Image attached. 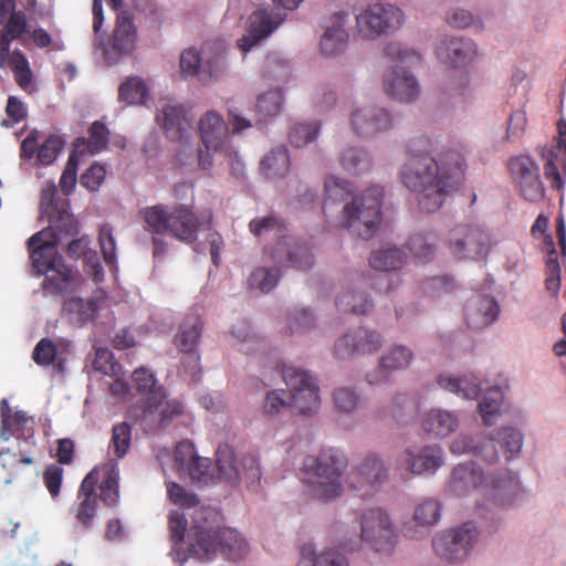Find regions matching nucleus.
I'll return each mask as SVG.
<instances>
[{"label":"nucleus","mask_w":566,"mask_h":566,"mask_svg":"<svg viewBox=\"0 0 566 566\" xmlns=\"http://www.w3.org/2000/svg\"><path fill=\"white\" fill-rule=\"evenodd\" d=\"M429 144L422 137L410 143L400 178L406 188L418 193L420 209L434 212L463 182L467 163L462 147L444 149L436 158L429 154Z\"/></svg>","instance_id":"f257e3e1"},{"label":"nucleus","mask_w":566,"mask_h":566,"mask_svg":"<svg viewBox=\"0 0 566 566\" xmlns=\"http://www.w3.org/2000/svg\"><path fill=\"white\" fill-rule=\"evenodd\" d=\"M140 216L146 223V231L170 235L186 244L195 243L199 232L210 230L213 221L210 210L196 212L191 205L186 203H158L145 207L140 210Z\"/></svg>","instance_id":"f03ea898"},{"label":"nucleus","mask_w":566,"mask_h":566,"mask_svg":"<svg viewBox=\"0 0 566 566\" xmlns=\"http://www.w3.org/2000/svg\"><path fill=\"white\" fill-rule=\"evenodd\" d=\"M347 465L346 455L336 448L323 449L317 457H306L303 462V481L311 496L324 502L340 496V478Z\"/></svg>","instance_id":"7ed1b4c3"},{"label":"nucleus","mask_w":566,"mask_h":566,"mask_svg":"<svg viewBox=\"0 0 566 566\" xmlns=\"http://www.w3.org/2000/svg\"><path fill=\"white\" fill-rule=\"evenodd\" d=\"M188 554L176 549L177 559L184 564L192 556L199 560L210 559L221 549L222 554L230 559H240L247 553V542L241 535L231 528L213 530L211 527L196 525L188 532Z\"/></svg>","instance_id":"20e7f679"},{"label":"nucleus","mask_w":566,"mask_h":566,"mask_svg":"<svg viewBox=\"0 0 566 566\" xmlns=\"http://www.w3.org/2000/svg\"><path fill=\"white\" fill-rule=\"evenodd\" d=\"M384 189L373 186L344 206V226L354 235L364 240L374 237L381 221Z\"/></svg>","instance_id":"39448f33"},{"label":"nucleus","mask_w":566,"mask_h":566,"mask_svg":"<svg viewBox=\"0 0 566 566\" xmlns=\"http://www.w3.org/2000/svg\"><path fill=\"white\" fill-rule=\"evenodd\" d=\"M291 394V407L302 415H312L321 406L316 380L305 370L286 365H276Z\"/></svg>","instance_id":"423d86ee"},{"label":"nucleus","mask_w":566,"mask_h":566,"mask_svg":"<svg viewBox=\"0 0 566 566\" xmlns=\"http://www.w3.org/2000/svg\"><path fill=\"white\" fill-rule=\"evenodd\" d=\"M360 538L371 549L390 554L398 539L389 514L380 507H371L360 514Z\"/></svg>","instance_id":"0eeeda50"},{"label":"nucleus","mask_w":566,"mask_h":566,"mask_svg":"<svg viewBox=\"0 0 566 566\" xmlns=\"http://www.w3.org/2000/svg\"><path fill=\"white\" fill-rule=\"evenodd\" d=\"M496 444H500L506 459H511L522 449V433L513 428H503L496 432L495 438H490L479 448L472 444L470 438L461 436L451 443L450 450L459 454L474 451L486 462L493 463L499 459Z\"/></svg>","instance_id":"6e6552de"},{"label":"nucleus","mask_w":566,"mask_h":566,"mask_svg":"<svg viewBox=\"0 0 566 566\" xmlns=\"http://www.w3.org/2000/svg\"><path fill=\"white\" fill-rule=\"evenodd\" d=\"M198 132L205 150L197 149L198 166L207 170L212 167L211 151H223L229 147V127L221 114L216 111L206 112L198 120Z\"/></svg>","instance_id":"1a4fd4ad"},{"label":"nucleus","mask_w":566,"mask_h":566,"mask_svg":"<svg viewBox=\"0 0 566 566\" xmlns=\"http://www.w3.org/2000/svg\"><path fill=\"white\" fill-rule=\"evenodd\" d=\"M185 412L184 403L176 398H168L166 390H157L148 402L140 406L138 420L142 429L154 433L169 427Z\"/></svg>","instance_id":"9d476101"},{"label":"nucleus","mask_w":566,"mask_h":566,"mask_svg":"<svg viewBox=\"0 0 566 566\" xmlns=\"http://www.w3.org/2000/svg\"><path fill=\"white\" fill-rule=\"evenodd\" d=\"M403 21L402 11L389 3H373L356 14L358 33L366 39H375L399 29Z\"/></svg>","instance_id":"9b49d317"},{"label":"nucleus","mask_w":566,"mask_h":566,"mask_svg":"<svg viewBox=\"0 0 566 566\" xmlns=\"http://www.w3.org/2000/svg\"><path fill=\"white\" fill-rule=\"evenodd\" d=\"M448 244L458 259L483 258L492 245L490 233L479 224H458L450 231Z\"/></svg>","instance_id":"f8f14e48"},{"label":"nucleus","mask_w":566,"mask_h":566,"mask_svg":"<svg viewBox=\"0 0 566 566\" xmlns=\"http://www.w3.org/2000/svg\"><path fill=\"white\" fill-rule=\"evenodd\" d=\"M478 538V531L472 523L448 530L436 536L432 546L436 554L448 562L464 559Z\"/></svg>","instance_id":"ddd939ff"},{"label":"nucleus","mask_w":566,"mask_h":566,"mask_svg":"<svg viewBox=\"0 0 566 566\" xmlns=\"http://www.w3.org/2000/svg\"><path fill=\"white\" fill-rule=\"evenodd\" d=\"M388 469L375 453L367 454L347 475L348 486L359 496H371L387 480Z\"/></svg>","instance_id":"4468645a"},{"label":"nucleus","mask_w":566,"mask_h":566,"mask_svg":"<svg viewBox=\"0 0 566 566\" xmlns=\"http://www.w3.org/2000/svg\"><path fill=\"white\" fill-rule=\"evenodd\" d=\"M206 46L202 53L195 48H188L180 54V70L185 77L196 76L201 83L207 84L216 80L224 70L222 51L208 54Z\"/></svg>","instance_id":"2eb2a0df"},{"label":"nucleus","mask_w":566,"mask_h":566,"mask_svg":"<svg viewBox=\"0 0 566 566\" xmlns=\"http://www.w3.org/2000/svg\"><path fill=\"white\" fill-rule=\"evenodd\" d=\"M509 169L525 200L537 202L544 198L545 188L541 180L539 167L530 156L512 158Z\"/></svg>","instance_id":"dca6fc26"},{"label":"nucleus","mask_w":566,"mask_h":566,"mask_svg":"<svg viewBox=\"0 0 566 566\" xmlns=\"http://www.w3.org/2000/svg\"><path fill=\"white\" fill-rule=\"evenodd\" d=\"M286 19V14L275 9L263 8L254 11L248 20L247 33L237 42L238 48L249 52L262 40L266 39Z\"/></svg>","instance_id":"f3484780"},{"label":"nucleus","mask_w":566,"mask_h":566,"mask_svg":"<svg viewBox=\"0 0 566 566\" xmlns=\"http://www.w3.org/2000/svg\"><path fill=\"white\" fill-rule=\"evenodd\" d=\"M384 344L382 335L365 327H358L349 331L343 337L338 338L334 346L335 356L342 359L354 355L373 354Z\"/></svg>","instance_id":"a211bd4d"},{"label":"nucleus","mask_w":566,"mask_h":566,"mask_svg":"<svg viewBox=\"0 0 566 566\" xmlns=\"http://www.w3.org/2000/svg\"><path fill=\"white\" fill-rule=\"evenodd\" d=\"M442 449L426 446L418 451L406 449L397 461V468L412 474L434 473L442 465Z\"/></svg>","instance_id":"6ab92c4d"},{"label":"nucleus","mask_w":566,"mask_h":566,"mask_svg":"<svg viewBox=\"0 0 566 566\" xmlns=\"http://www.w3.org/2000/svg\"><path fill=\"white\" fill-rule=\"evenodd\" d=\"M412 359L413 353L409 347L392 345L380 356L378 368L367 373L366 380L370 385L382 384L391 373L408 368Z\"/></svg>","instance_id":"aec40b11"},{"label":"nucleus","mask_w":566,"mask_h":566,"mask_svg":"<svg viewBox=\"0 0 566 566\" xmlns=\"http://www.w3.org/2000/svg\"><path fill=\"white\" fill-rule=\"evenodd\" d=\"M271 259L282 266L310 270L314 264L313 255L305 244L290 237H283L271 251Z\"/></svg>","instance_id":"412c9836"},{"label":"nucleus","mask_w":566,"mask_h":566,"mask_svg":"<svg viewBox=\"0 0 566 566\" xmlns=\"http://www.w3.org/2000/svg\"><path fill=\"white\" fill-rule=\"evenodd\" d=\"M437 57L452 67H463L476 55L475 43L465 38L444 36L436 49Z\"/></svg>","instance_id":"4be33fe9"},{"label":"nucleus","mask_w":566,"mask_h":566,"mask_svg":"<svg viewBox=\"0 0 566 566\" xmlns=\"http://www.w3.org/2000/svg\"><path fill=\"white\" fill-rule=\"evenodd\" d=\"M384 87L390 97L407 103L416 99L420 92L416 77L398 65L385 75Z\"/></svg>","instance_id":"5701e85b"},{"label":"nucleus","mask_w":566,"mask_h":566,"mask_svg":"<svg viewBox=\"0 0 566 566\" xmlns=\"http://www.w3.org/2000/svg\"><path fill=\"white\" fill-rule=\"evenodd\" d=\"M161 125L169 139L186 146L192 130V118L185 107L166 105L161 108Z\"/></svg>","instance_id":"b1692460"},{"label":"nucleus","mask_w":566,"mask_h":566,"mask_svg":"<svg viewBox=\"0 0 566 566\" xmlns=\"http://www.w3.org/2000/svg\"><path fill=\"white\" fill-rule=\"evenodd\" d=\"M348 23L346 12L334 13L325 27V32L321 39V51L326 56H334L342 53L348 41V33L345 29Z\"/></svg>","instance_id":"393cba45"},{"label":"nucleus","mask_w":566,"mask_h":566,"mask_svg":"<svg viewBox=\"0 0 566 566\" xmlns=\"http://www.w3.org/2000/svg\"><path fill=\"white\" fill-rule=\"evenodd\" d=\"M499 312V305L493 297L476 295L468 301L464 317L470 328L481 329L492 324L497 318Z\"/></svg>","instance_id":"a878e982"},{"label":"nucleus","mask_w":566,"mask_h":566,"mask_svg":"<svg viewBox=\"0 0 566 566\" xmlns=\"http://www.w3.org/2000/svg\"><path fill=\"white\" fill-rule=\"evenodd\" d=\"M353 129L361 136H373L387 130L392 125L390 114L385 108L356 109L350 117Z\"/></svg>","instance_id":"bb28decb"},{"label":"nucleus","mask_w":566,"mask_h":566,"mask_svg":"<svg viewBox=\"0 0 566 566\" xmlns=\"http://www.w3.org/2000/svg\"><path fill=\"white\" fill-rule=\"evenodd\" d=\"M45 277L41 284L45 296H61L73 292L77 286L78 274L65 263L44 273Z\"/></svg>","instance_id":"cd10ccee"},{"label":"nucleus","mask_w":566,"mask_h":566,"mask_svg":"<svg viewBox=\"0 0 566 566\" xmlns=\"http://www.w3.org/2000/svg\"><path fill=\"white\" fill-rule=\"evenodd\" d=\"M77 232V228L73 216L67 212L60 213L59 220L55 221L53 227H48L33 235L28 241L29 247L40 245L55 248L61 240V234L73 235Z\"/></svg>","instance_id":"c85d7f7f"},{"label":"nucleus","mask_w":566,"mask_h":566,"mask_svg":"<svg viewBox=\"0 0 566 566\" xmlns=\"http://www.w3.org/2000/svg\"><path fill=\"white\" fill-rule=\"evenodd\" d=\"M203 331V322L196 313H189L179 325L175 345L181 353L196 352Z\"/></svg>","instance_id":"c756f323"},{"label":"nucleus","mask_w":566,"mask_h":566,"mask_svg":"<svg viewBox=\"0 0 566 566\" xmlns=\"http://www.w3.org/2000/svg\"><path fill=\"white\" fill-rule=\"evenodd\" d=\"M137 31L133 17L126 11L119 12L113 32V49L119 53H130L135 49Z\"/></svg>","instance_id":"7c9ffc66"},{"label":"nucleus","mask_w":566,"mask_h":566,"mask_svg":"<svg viewBox=\"0 0 566 566\" xmlns=\"http://www.w3.org/2000/svg\"><path fill=\"white\" fill-rule=\"evenodd\" d=\"M0 439L9 441L12 437H20L24 434L28 423L31 418L22 410L13 411L7 399L0 401Z\"/></svg>","instance_id":"2f4dec72"},{"label":"nucleus","mask_w":566,"mask_h":566,"mask_svg":"<svg viewBox=\"0 0 566 566\" xmlns=\"http://www.w3.org/2000/svg\"><path fill=\"white\" fill-rule=\"evenodd\" d=\"M422 429L433 437H447L454 432L459 426L455 415L442 409H431L423 415Z\"/></svg>","instance_id":"473e14b6"},{"label":"nucleus","mask_w":566,"mask_h":566,"mask_svg":"<svg viewBox=\"0 0 566 566\" xmlns=\"http://www.w3.org/2000/svg\"><path fill=\"white\" fill-rule=\"evenodd\" d=\"M484 474L474 462L458 464L452 472L451 488L458 494L484 486Z\"/></svg>","instance_id":"72a5a7b5"},{"label":"nucleus","mask_w":566,"mask_h":566,"mask_svg":"<svg viewBox=\"0 0 566 566\" xmlns=\"http://www.w3.org/2000/svg\"><path fill=\"white\" fill-rule=\"evenodd\" d=\"M62 315L66 316L72 324L85 325L97 315V304L93 298L69 297L62 304Z\"/></svg>","instance_id":"f704fd0d"},{"label":"nucleus","mask_w":566,"mask_h":566,"mask_svg":"<svg viewBox=\"0 0 566 566\" xmlns=\"http://www.w3.org/2000/svg\"><path fill=\"white\" fill-rule=\"evenodd\" d=\"M489 495L496 502L503 504L511 501L520 490V482L517 476L511 471H502L499 475L492 479L490 484Z\"/></svg>","instance_id":"c9c22d12"},{"label":"nucleus","mask_w":566,"mask_h":566,"mask_svg":"<svg viewBox=\"0 0 566 566\" xmlns=\"http://www.w3.org/2000/svg\"><path fill=\"white\" fill-rule=\"evenodd\" d=\"M296 566H348V562L344 555L334 549L316 554L311 548L304 547Z\"/></svg>","instance_id":"e433bc0d"},{"label":"nucleus","mask_w":566,"mask_h":566,"mask_svg":"<svg viewBox=\"0 0 566 566\" xmlns=\"http://www.w3.org/2000/svg\"><path fill=\"white\" fill-rule=\"evenodd\" d=\"M29 250L32 265L36 272V275L49 273L50 270L56 268L57 264L64 263L62 258L59 256L57 250L55 248H50L48 245H34L29 247Z\"/></svg>","instance_id":"4c0bfd02"},{"label":"nucleus","mask_w":566,"mask_h":566,"mask_svg":"<svg viewBox=\"0 0 566 566\" xmlns=\"http://www.w3.org/2000/svg\"><path fill=\"white\" fill-rule=\"evenodd\" d=\"M261 169L269 178L283 177L290 169V156L283 146L273 149L261 161Z\"/></svg>","instance_id":"58836bf2"},{"label":"nucleus","mask_w":566,"mask_h":566,"mask_svg":"<svg viewBox=\"0 0 566 566\" xmlns=\"http://www.w3.org/2000/svg\"><path fill=\"white\" fill-rule=\"evenodd\" d=\"M438 384L441 388L467 399L476 398L481 391L480 384L468 378H458L450 375H440Z\"/></svg>","instance_id":"ea45409f"},{"label":"nucleus","mask_w":566,"mask_h":566,"mask_svg":"<svg viewBox=\"0 0 566 566\" xmlns=\"http://www.w3.org/2000/svg\"><path fill=\"white\" fill-rule=\"evenodd\" d=\"M93 366L104 375L116 378H119L123 374L120 364L115 360L113 353L107 348H98L96 350ZM117 387H120L122 391H127V385L125 382H120L119 379H116V384L113 386L112 390L114 392L117 391Z\"/></svg>","instance_id":"a19ab883"},{"label":"nucleus","mask_w":566,"mask_h":566,"mask_svg":"<svg viewBox=\"0 0 566 566\" xmlns=\"http://www.w3.org/2000/svg\"><path fill=\"white\" fill-rule=\"evenodd\" d=\"M216 465L220 479L231 484L239 482L241 471L235 462L233 451L229 447L219 448L216 453Z\"/></svg>","instance_id":"79ce46f5"},{"label":"nucleus","mask_w":566,"mask_h":566,"mask_svg":"<svg viewBox=\"0 0 566 566\" xmlns=\"http://www.w3.org/2000/svg\"><path fill=\"white\" fill-rule=\"evenodd\" d=\"M336 306L344 313L364 315L373 308V302L363 293L344 291L337 296Z\"/></svg>","instance_id":"37998d69"},{"label":"nucleus","mask_w":566,"mask_h":566,"mask_svg":"<svg viewBox=\"0 0 566 566\" xmlns=\"http://www.w3.org/2000/svg\"><path fill=\"white\" fill-rule=\"evenodd\" d=\"M405 262V253L397 248L377 251L369 259V264L373 269L384 272L400 269Z\"/></svg>","instance_id":"c03bdc74"},{"label":"nucleus","mask_w":566,"mask_h":566,"mask_svg":"<svg viewBox=\"0 0 566 566\" xmlns=\"http://www.w3.org/2000/svg\"><path fill=\"white\" fill-rule=\"evenodd\" d=\"M503 402V391L499 387L489 389L479 402V411L485 426L495 423Z\"/></svg>","instance_id":"a18cd8bd"},{"label":"nucleus","mask_w":566,"mask_h":566,"mask_svg":"<svg viewBox=\"0 0 566 566\" xmlns=\"http://www.w3.org/2000/svg\"><path fill=\"white\" fill-rule=\"evenodd\" d=\"M132 381L137 394L144 397L142 403L148 402L155 391L165 390L163 386L157 385L155 375L144 367L134 370Z\"/></svg>","instance_id":"49530a36"},{"label":"nucleus","mask_w":566,"mask_h":566,"mask_svg":"<svg viewBox=\"0 0 566 566\" xmlns=\"http://www.w3.org/2000/svg\"><path fill=\"white\" fill-rule=\"evenodd\" d=\"M283 95L279 90L269 91L259 96L256 101V113L259 120L264 122L268 118L276 116L282 108Z\"/></svg>","instance_id":"de8ad7c7"},{"label":"nucleus","mask_w":566,"mask_h":566,"mask_svg":"<svg viewBox=\"0 0 566 566\" xmlns=\"http://www.w3.org/2000/svg\"><path fill=\"white\" fill-rule=\"evenodd\" d=\"M147 96V86L139 77L127 78L118 88V98L127 104H142Z\"/></svg>","instance_id":"09e8293b"},{"label":"nucleus","mask_w":566,"mask_h":566,"mask_svg":"<svg viewBox=\"0 0 566 566\" xmlns=\"http://www.w3.org/2000/svg\"><path fill=\"white\" fill-rule=\"evenodd\" d=\"M9 65L14 74L15 82L25 91L32 82V71L28 59L20 50H14L9 56Z\"/></svg>","instance_id":"8fccbe9b"},{"label":"nucleus","mask_w":566,"mask_h":566,"mask_svg":"<svg viewBox=\"0 0 566 566\" xmlns=\"http://www.w3.org/2000/svg\"><path fill=\"white\" fill-rule=\"evenodd\" d=\"M132 428L127 422L116 423L112 429L109 450H113L117 458H124L130 447Z\"/></svg>","instance_id":"3c124183"},{"label":"nucleus","mask_w":566,"mask_h":566,"mask_svg":"<svg viewBox=\"0 0 566 566\" xmlns=\"http://www.w3.org/2000/svg\"><path fill=\"white\" fill-rule=\"evenodd\" d=\"M440 513V503L436 500L428 499L416 506L413 521L421 526H431L439 521Z\"/></svg>","instance_id":"603ef678"},{"label":"nucleus","mask_w":566,"mask_h":566,"mask_svg":"<svg viewBox=\"0 0 566 566\" xmlns=\"http://www.w3.org/2000/svg\"><path fill=\"white\" fill-rule=\"evenodd\" d=\"M340 164L344 169L356 174L367 169L370 165V160L365 150L350 147L342 153Z\"/></svg>","instance_id":"864d4df0"},{"label":"nucleus","mask_w":566,"mask_h":566,"mask_svg":"<svg viewBox=\"0 0 566 566\" xmlns=\"http://www.w3.org/2000/svg\"><path fill=\"white\" fill-rule=\"evenodd\" d=\"M324 191L326 201L331 200L337 202L346 200L352 196L354 189L352 184L347 180L329 176L324 181Z\"/></svg>","instance_id":"5fc2aeb1"},{"label":"nucleus","mask_w":566,"mask_h":566,"mask_svg":"<svg viewBox=\"0 0 566 566\" xmlns=\"http://www.w3.org/2000/svg\"><path fill=\"white\" fill-rule=\"evenodd\" d=\"M318 133L319 124L317 122L310 124L298 123L291 128L289 139L293 146L303 147L313 142Z\"/></svg>","instance_id":"6e6d98bb"},{"label":"nucleus","mask_w":566,"mask_h":566,"mask_svg":"<svg viewBox=\"0 0 566 566\" xmlns=\"http://www.w3.org/2000/svg\"><path fill=\"white\" fill-rule=\"evenodd\" d=\"M82 140L85 144V139H77V142ZM87 148L91 154H96L106 148L108 144V129L101 122H94L88 129V138L86 140Z\"/></svg>","instance_id":"4d7b16f0"},{"label":"nucleus","mask_w":566,"mask_h":566,"mask_svg":"<svg viewBox=\"0 0 566 566\" xmlns=\"http://www.w3.org/2000/svg\"><path fill=\"white\" fill-rule=\"evenodd\" d=\"M98 242L103 259L105 263L111 266H116V243L109 224H103L98 232Z\"/></svg>","instance_id":"13d9d810"},{"label":"nucleus","mask_w":566,"mask_h":566,"mask_svg":"<svg viewBox=\"0 0 566 566\" xmlns=\"http://www.w3.org/2000/svg\"><path fill=\"white\" fill-rule=\"evenodd\" d=\"M408 249L420 260H430L434 253V238L422 233L413 234L408 241Z\"/></svg>","instance_id":"bf43d9fd"},{"label":"nucleus","mask_w":566,"mask_h":566,"mask_svg":"<svg viewBox=\"0 0 566 566\" xmlns=\"http://www.w3.org/2000/svg\"><path fill=\"white\" fill-rule=\"evenodd\" d=\"M279 279V269L258 268L252 272L250 282L262 292H269L277 284Z\"/></svg>","instance_id":"052dcab7"},{"label":"nucleus","mask_w":566,"mask_h":566,"mask_svg":"<svg viewBox=\"0 0 566 566\" xmlns=\"http://www.w3.org/2000/svg\"><path fill=\"white\" fill-rule=\"evenodd\" d=\"M0 25L3 32L18 40L29 31L27 15L23 11L13 12L9 17L1 19Z\"/></svg>","instance_id":"680f3d73"},{"label":"nucleus","mask_w":566,"mask_h":566,"mask_svg":"<svg viewBox=\"0 0 566 566\" xmlns=\"http://www.w3.org/2000/svg\"><path fill=\"white\" fill-rule=\"evenodd\" d=\"M417 410L418 402L407 395H399L392 401L391 415L397 421H406L407 418H412Z\"/></svg>","instance_id":"e2e57ef3"},{"label":"nucleus","mask_w":566,"mask_h":566,"mask_svg":"<svg viewBox=\"0 0 566 566\" xmlns=\"http://www.w3.org/2000/svg\"><path fill=\"white\" fill-rule=\"evenodd\" d=\"M57 348L50 338H42L34 347L32 359L39 366H49L56 359Z\"/></svg>","instance_id":"0e129e2a"},{"label":"nucleus","mask_w":566,"mask_h":566,"mask_svg":"<svg viewBox=\"0 0 566 566\" xmlns=\"http://www.w3.org/2000/svg\"><path fill=\"white\" fill-rule=\"evenodd\" d=\"M249 230L255 237H261L271 232L280 233L283 231V223L274 216L254 218L249 223Z\"/></svg>","instance_id":"69168bd1"},{"label":"nucleus","mask_w":566,"mask_h":566,"mask_svg":"<svg viewBox=\"0 0 566 566\" xmlns=\"http://www.w3.org/2000/svg\"><path fill=\"white\" fill-rule=\"evenodd\" d=\"M99 497L107 506H115L119 499L118 472L112 470L99 485Z\"/></svg>","instance_id":"338daca9"},{"label":"nucleus","mask_w":566,"mask_h":566,"mask_svg":"<svg viewBox=\"0 0 566 566\" xmlns=\"http://www.w3.org/2000/svg\"><path fill=\"white\" fill-rule=\"evenodd\" d=\"M167 494L169 500L180 507H193L199 503L197 495L187 492L176 482H167Z\"/></svg>","instance_id":"774afa93"}]
</instances>
